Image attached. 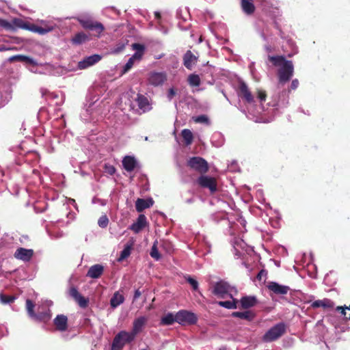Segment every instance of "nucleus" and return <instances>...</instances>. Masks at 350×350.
<instances>
[{"label": "nucleus", "instance_id": "nucleus-32", "mask_svg": "<svg viewBox=\"0 0 350 350\" xmlns=\"http://www.w3.org/2000/svg\"><path fill=\"white\" fill-rule=\"evenodd\" d=\"M231 299L232 300L229 301H220L218 302V305L228 309H235L237 308V304L239 301L233 297Z\"/></svg>", "mask_w": 350, "mask_h": 350}, {"label": "nucleus", "instance_id": "nucleus-2", "mask_svg": "<svg viewBox=\"0 0 350 350\" xmlns=\"http://www.w3.org/2000/svg\"><path fill=\"white\" fill-rule=\"evenodd\" d=\"M52 304L53 303L51 301H45L41 306H38V314H36L33 311V308L35 306L31 300L27 299L26 301V308L28 314L32 319L36 320L46 321L51 318V314L49 309L45 310V308L50 307L52 305Z\"/></svg>", "mask_w": 350, "mask_h": 350}, {"label": "nucleus", "instance_id": "nucleus-12", "mask_svg": "<svg viewBox=\"0 0 350 350\" xmlns=\"http://www.w3.org/2000/svg\"><path fill=\"white\" fill-rule=\"evenodd\" d=\"M198 183L204 188H208L211 193L217 190L216 180L208 176H201L198 179Z\"/></svg>", "mask_w": 350, "mask_h": 350}, {"label": "nucleus", "instance_id": "nucleus-39", "mask_svg": "<svg viewBox=\"0 0 350 350\" xmlns=\"http://www.w3.org/2000/svg\"><path fill=\"white\" fill-rule=\"evenodd\" d=\"M223 137L219 133H214L211 138V142L213 146L219 147L223 144Z\"/></svg>", "mask_w": 350, "mask_h": 350}, {"label": "nucleus", "instance_id": "nucleus-54", "mask_svg": "<svg viewBox=\"0 0 350 350\" xmlns=\"http://www.w3.org/2000/svg\"><path fill=\"white\" fill-rule=\"evenodd\" d=\"M155 15H156V16H157V18H159V17H160L159 14V13H157V12H156V13H155Z\"/></svg>", "mask_w": 350, "mask_h": 350}, {"label": "nucleus", "instance_id": "nucleus-9", "mask_svg": "<svg viewBox=\"0 0 350 350\" xmlns=\"http://www.w3.org/2000/svg\"><path fill=\"white\" fill-rule=\"evenodd\" d=\"M12 22L15 27H19L21 29H28L32 32H35V33H43L44 32L50 30L49 28L47 29H39L38 27L35 26V24H31V23H27L21 18H14Z\"/></svg>", "mask_w": 350, "mask_h": 350}, {"label": "nucleus", "instance_id": "nucleus-35", "mask_svg": "<svg viewBox=\"0 0 350 350\" xmlns=\"http://www.w3.org/2000/svg\"><path fill=\"white\" fill-rule=\"evenodd\" d=\"M182 137L185 141V143L187 146L190 145L193 139V133L189 129H183L182 131Z\"/></svg>", "mask_w": 350, "mask_h": 350}, {"label": "nucleus", "instance_id": "nucleus-21", "mask_svg": "<svg viewBox=\"0 0 350 350\" xmlns=\"http://www.w3.org/2000/svg\"><path fill=\"white\" fill-rule=\"evenodd\" d=\"M68 319L63 314L57 315L54 319V325L59 331H65L67 329Z\"/></svg>", "mask_w": 350, "mask_h": 350}, {"label": "nucleus", "instance_id": "nucleus-30", "mask_svg": "<svg viewBox=\"0 0 350 350\" xmlns=\"http://www.w3.org/2000/svg\"><path fill=\"white\" fill-rule=\"evenodd\" d=\"M241 7L243 12L247 14L253 13L255 9L252 0H241Z\"/></svg>", "mask_w": 350, "mask_h": 350}, {"label": "nucleus", "instance_id": "nucleus-11", "mask_svg": "<svg viewBox=\"0 0 350 350\" xmlns=\"http://www.w3.org/2000/svg\"><path fill=\"white\" fill-rule=\"evenodd\" d=\"M167 80V75L164 72H152L149 74L148 81L153 86H159Z\"/></svg>", "mask_w": 350, "mask_h": 350}, {"label": "nucleus", "instance_id": "nucleus-36", "mask_svg": "<svg viewBox=\"0 0 350 350\" xmlns=\"http://www.w3.org/2000/svg\"><path fill=\"white\" fill-rule=\"evenodd\" d=\"M132 243L126 244L124 248V250L121 252L120 257L118 258V261H122L127 257H129L131 252L132 249Z\"/></svg>", "mask_w": 350, "mask_h": 350}, {"label": "nucleus", "instance_id": "nucleus-18", "mask_svg": "<svg viewBox=\"0 0 350 350\" xmlns=\"http://www.w3.org/2000/svg\"><path fill=\"white\" fill-rule=\"evenodd\" d=\"M70 295L75 299V300L82 308H85L88 305V299L83 297L75 288L70 289Z\"/></svg>", "mask_w": 350, "mask_h": 350}, {"label": "nucleus", "instance_id": "nucleus-3", "mask_svg": "<svg viewBox=\"0 0 350 350\" xmlns=\"http://www.w3.org/2000/svg\"><path fill=\"white\" fill-rule=\"evenodd\" d=\"M213 293L219 298H226L232 297L237 295V291L234 287L231 286L229 284L224 281H219L217 282L213 288Z\"/></svg>", "mask_w": 350, "mask_h": 350}, {"label": "nucleus", "instance_id": "nucleus-34", "mask_svg": "<svg viewBox=\"0 0 350 350\" xmlns=\"http://www.w3.org/2000/svg\"><path fill=\"white\" fill-rule=\"evenodd\" d=\"M232 316L243 319H247L248 321H251L254 318L253 314L250 311L234 312L232 313Z\"/></svg>", "mask_w": 350, "mask_h": 350}, {"label": "nucleus", "instance_id": "nucleus-42", "mask_svg": "<svg viewBox=\"0 0 350 350\" xmlns=\"http://www.w3.org/2000/svg\"><path fill=\"white\" fill-rule=\"evenodd\" d=\"M109 224V219L106 215L101 216L98 221V224L100 228H106Z\"/></svg>", "mask_w": 350, "mask_h": 350}, {"label": "nucleus", "instance_id": "nucleus-29", "mask_svg": "<svg viewBox=\"0 0 350 350\" xmlns=\"http://www.w3.org/2000/svg\"><path fill=\"white\" fill-rule=\"evenodd\" d=\"M124 297L120 293V292H116L110 301V304L112 308H116L124 302Z\"/></svg>", "mask_w": 350, "mask_h": 350}, {"label": "nucleus", "instance_id": "nucleus-53", "mask_svg": "<svg viewBox=\"0 0 350 350\" xmlns=\"http://www.w3.org/2000/svg\"><path fill=\"white\" fill-rule=\"evenodd\" d=\"M264 274V271H261L260 272H259V273L258 274L257 277L258 278H259V280L261 279V277L262 275Z\"/></svg>", "mask_w": 350, "mask_h": 350}, {"label": "nucleus", "instance_id": "nucleus-23", "mask_svg": "<svg viewBox=\"0 0 350 350\" xmlns=\"http://www.w3.org/2000/svg\"><path fill=\"white\" fill-rule=\"evenodd\" d=\"M239 95L243 98L247 103H252L254 101V97L250 92L247 86L244 83H241L239 86Z\"/></svg>", "mask_w": 350, "mask_h": 350}, {"label": "nucleus", "instance_id": "nucleus-37", "mask_svg": "<svg viewBox=\"0 0 350 350\" xmlns=\"http://www.w3.org/2000/svg\"><path fill=\"white\" fill-rule=\"evenodd\" d=\"M188 83L192 87H198L200 85V78L199 75L191 74L188 77Z\"/></svg>", "mask_w": 350, "mask_h": 350}, {"label": "nucleus", "instance_id": "nucleus-52", "mask_svg": "<svg viewBox=\"0 0 350 350\" xmlns=\"http://www.w3.org/2000/svg\"><path fill=\"white\" fill-rule=\"evenodd\" d=\"M108 172L110 174H113L115 172V168L113 166L110 165L109 167H108Z\"/></svg>", "mask_w": 350, "mask_h": 350}, {"label": "nucleus", "instance_id": "nucleus-41", "mask_svg": "<svg viewBox=\"0 0 350 350\" xmlns=\"http://www.w3.org/2000/svg\"><path fill=\"white\" fill-rule=\"evenodd\" d=\"M152 258H154L155 260H158L161 256L159 253L158 249H157V242L155 241L152 246L151 251L150 253Z\"/></svg>", "mask_w": 350, "mask_h": 350}, {"label": "nucleus", "instance_id": "nucleus-47", "mask_svg": "<svg viewBox=\"0 0 350 350\" xmlns=\"http://www.w3.org/2000/svg\"><path fill=\"white\" fill-rule=\"evenodd\" d=\"M266 94L262 90L258 91V98L260 101H265L266 99Z\"/></svg>", "mask_w": 350, "mask_h": 350}, {"label": "nucleus", "instance_id": "nucleus-17", "mask_svg": "<svg viewBox=\"0 0 350 350\" xmlns=\"http://www.w3.org/2000/svg\"><path fill=\"white\" fill-rule=\"evenodd\" d=\"M146 225L147 220L146 216L144 215H139L137 221L130 226V229L135 233H138L144 228Z\"/></svg>", "mask_w": 350, "mask_h": 350}, {"label": "nucleus", "instance_id": "nucleus-16", "mask_svg": "<svg viewBox=\"0 0 350 350\" xmlns=\"http://www.w3.org/2000/svg\"><path fill=\"white\" fill-rule=\"evenodd\" d=\"M147 320L148 319L146 317H139L134 320L131 333L133 334L135 336L142 332L147 322Z\"/></svg>", "mask_w": 350, "mask_h": 350}, {"label": "nucleus", "instance_id": "nucleus-7", "mask_svg": "<svg viewBox=\"0 0 350 350\" xmlns=\"http://www.w3.org/2000/svg\"><path fill=\"white\" fill-rule=\"evenodd\" d=\"M285 332V326L283 323H278L269 329L263 336L265 342H271L279 338Z\"/></svg>", "mask_w": 350, "mask_h": 350}, {"label": "nucleus", "instance_id": "nucleus-1", "mask_svg": "<svg viewBox=\"0 0 350 350\" xmlns=\"http://www.w3.org/2000/svg\"><path fill=\"white\" fill-rule=\"evenodd\" d=\"M269 59L275 66L279 67V83L284 84L293 77L294 67L292 62L286 60L283 56H269Z\"/></svg>", "mask_w": 350, "mask_h": 350}, {"label": "nucleus", "instance_id": "nucleus-33", "mask_svg": "<svg viewBox=\"0 0 350 350\" xmlns=\"http://www.w3.org/2000/svg\"><path fill=\"white\" fill-rule=\"evenodd\" d=\"M174 322H176V314L174 315L172 313L167 314L161 320V323L166 325H172Z\"/></svg>", "mask_w": 350, "mask_h": 350}, {"label": "nucleus", "instance_id": "nucleus-56", "mask_svg": "<svg viewBox=\"0 0 350 350\" xmlns=\"http://www.w3.org/2000/svg\"><path fill=\"white\" fill-rule=\"evenodd\" d=\"M347 319H349L350 320V314H349V317H347Z\"/></svg>", "mask_w": 350, "mask_h": 350}, {"label": "nucleus", "instance_id": "nucleus-10", "mask_svg": "<svg viewBox=\"0 0 350 350\" xmlns=\"http://www.w3.org/2000/svg\"><path fill=\"white\" fill-rule=\"evenodd\" d=\"M188 163L191 168L200 173H205L208 169L207 162L201 157H192Z\"/></svg>", "mask_w": 350, "mask_h": 350}, {"label": "nucleus", "instance_id": "nucleus-57", "mask_svg": "<svg viewBox=\"0 0 350 350\" xmlns=\"http://www.w3.org/2000/svg\"><path fill=\"white\" fill-rule=\"evenodd\" d=\"M219 350H226L225 349H219Z\"/></svg>", "mask_w": 350, "mask_h": 350}, {"label": "nucleus", "instance_id": "nucleus-27", "mask_svg": "<svg viewBox=\"0 0 350 350\" xmlns=\"http://www.w3.org/2000/svg\"><path fill=\"white\" fill-rule=\"evenodd\" d=\"M136 100H137L138 107L144 112L147 111L150 109V106L148 100L146 97H145L142 95H138Z\"/></svg>", "mask_w": 350, "mask_h": 350}, {"label": "nucleus", "instance_id": "nucleus-50", "mask_svg": "<svg viewBox=\"0 0 350 350\" xmlns=\"http://www.w3.org/2000/svg\"><path fill=\"white\" fill-rule=\"evenodd\" d=\"M12 48L7 47L6 46L1 44L0 45V52L12 50Z\"/></svg>", "mask_w": 350, "mask_h": 350}, {"label": "nucleus", "instance_id": "nucleus-19", "mask_svg": "<svg viewBox=\"0 0 350 350\" xmlns=\"http://www.w3.org/2000/svg\"><path fill=\"white\" fill-rule=\"evenodd\" d=\"M122 165L127 172H132L137 165V162L135 157L126 156L122 160Z\"/></svg>", "mask_w": 350, "mask_h": 350}, {"label": "nucleus", "instance_id": "nucleus-45", "mask_svg": "<svg viewBox=\"0 0 350 350\" xmlns=\"http://www.w3.org/2000/svg\"><path fill=\"white\" fill-rule=\"evenodd\" d=\"M0 26L3 27L7 29L12 28V25L10 24L9 22H8L7 21H5L4 19H1V18H0Z\"/></svg>", "mask_w": 350, "mask_h": 350}, {"label": "nucleus", "instance_id": "nucleus-24", "mask_svg": "<svg viewBox=\"0 0 350 350\" xmlns=\"http://www.w3.org/2000/svg\"><path fill=\"white\" fill-rule=\"evenodd\" d=\"M183 60L185 66L188 69H191L193 65L196 63L197 58L190 51H188L185 54Z\"/></svg>", "mask_w": 350, "mask_h": 350}, {"label": "nucleus", "instance_id": "nucleus-51", "mask_svg": "<svg viewBox=\"0 0 350 350\" xmlns=\"http://www.w3.org/2000/svg\"><path fill=\"white\" fill-rule=\"evenodd\" d=\"M141 294L142 293L139 290H136L134 294V300H136L137 298H139L141 296Z\"/></svg>", "mask_w": 350, "mask_h": 350}, {"label": "nucleus", "instance_id": "nucleus-38", "mask_svg": "<svg viewBox=\"0 0 350 350\" xmlns=\"http://www.w3.org/2000/svg\"><path fill=\"white\" fill-rule=\"evenodd\" d=\"M35 26L38 27L39 29H47L49 28L50 29V30H49L43 33H40V35L46 34L54 29V25L52 23L47 22V21H41L40 23V25L35 24Z\"/></svg>", "mask_w": 350, "mask_h": 350}, {"label": "nucleus", "instance_id": "nucleus-55", "mask_svg": "<svg viewBox=\"0 0 350 350\" xmlns=\"http://www.w3.org/2000/svg\"><path fill=\"white\" fill-rule=\"evenodd\" d=\"M70 201H71L72 203H75V200H73V199L70 200Z\"/></svg>", "mask_w": 350, "mask_h": 350}, {"label": "nucleus", "instance_id": "nucleus-6", "mask_svg": "<svg viewBox=\"0 0 350 350\" xmlns=\"http://www.w3.org/2000/svg\"><path fill=\"white\" fill-rule=\"evenodd\" d=\"M132 47L135 50V53L129 58L123 68V72H128L134 65L135 62H139L144 55L145 47L144 45L138 43H135Z\"/></svg>", "mask_w": 350, "mask_h": 350}, {"label": "nucleus", "instance_id": "nucleus-49", "mask_svg": "<svg viewBox=\"0 0 350 350\" xmlns=\"http://www.w3.org/2000/svg\"><path fill=\"white\" fill-rule=\"evenodd\" d=\"M298 85H299V81L297 79L293 80V81L291 83V89H293V90L296 89L298 87Z\"/></svg>", "mask_w": 350, "mask_h": 350}, {"label": "nucleus", "instance_id": "nucleus-25", "mask_svg": "<svg viewBox=\"0 0 350 350\" xmlns=\"http://www.w3.org/2000/svg\"><path fill=\"white\" fill-rule=\"evenodd\" d=\"M9 61L10 62L18 61V62H25L27 64H31L33 66L38 65V63L33 59H32L28 56H25V55H16L12 56L9 58Z\"/></svg>", "mask_w": 350, "mask_h": 350}, {"label": "nucleus", "instance_id": "nucleus-48", "mask_svg": "<svg viewBox=\"0 0 350 350\" xmlns=\"http://www.w3.org/2000/svg\"><path fill=\"white\" fill-rule=\"evenodd\" d=\"M350 310V306L349 307H345V308L342 307V306L337 307V310L340 311L342 315H343L344 317H345V315H346V310Z\"/></svg>", "mask_w": 350, "mask_h": 350}, {"label": "nucleus", "instance_id": "nucleus-20", "mask_svg": "<svg viewBox=\"0 0 350 350\" xmlns=\"http://www.w3.org/2000/svg\"><path fill=\"white\" fill-rule=\"evenodd\" d=\"M104 270L103 266L99 264L94 265L90 267L87 276L95 279L99 278Z\"/></svg>", "mask_w": 350, "mask_h": 350}, {"label": "nucleus", "instance_id": "nucleus-8", "mask_svg": "<svg viewBox=\"0 0 350 350\" xmlns=\"http://www.w3.org/2000/svg\"><path fill=\"white\" fill-rule=\"evenodd\" d=\"M198 318L196 315L187 310H180L176 313V322L179 324H194L196 323Z\"/></svg>", "mask_w": 350, "mask_h": 350}, {"label": "nucleus", "instance_id": "nucleus-43", "mask_svg": "<svg viewBox=\"0 0 350 350\" xmlns=\"http://www.w3.org/2000/svg\"><path fill=\"white\" fill-rule=\"evenodd\" d=\"M193 120L197 123H208V118L205 115H201L193 118Z\"/></svg>", "mask_w": 350, "mask_h": 350}, {"label": "nucleus", "instance_id": "nucleus-28", "mask_svg": "<svg viewBox=\"0 0 350 350\" xmlns=\"http://www.w3.org/2000/svg\"><path fill=\"white\" fill-rule=\"evenodd\" d=\"M240 303L242 308H249L256 304V299L254 296H245L241 298Z\"/></svg>", "mask_w": 350, "mask_h": 350}, {"label": "nucleus", "instance_id": "nucleus-40", "mask_svg": "<svg viewBox=\"0 0 350 350\" xmlns=\"http://www.w3.org/2000/svg\"><path fill=\"white\" fill-rule=\"evenodd\" d=\"M14 300L15 297L14 296L0 293V301L3 304L12 303Z\"/></svg>", "mask_w": 350, "mask_h": 350}, {"label": "nucleus", "instance_id": "nucleus-46", "mask_svg": "<svg viewBox=\"0 0 350 350\" xmlns=\"http://www.w3.org/2000/svg\"><path fill=\"white\" fill-rule=\"evenodd\" d=\"M176 91L174 88H170L168 90L167 97L169 100H171L174 98V96H176Z\"/></svg>", "mask_w": 350, "mask_h": 350}, {"label": "nucleus", "instance_id": "nucleus-15", "mask_svg": "<svg viewBox=\"0 0 350 350\" xmlns=\"http://www.w3.org/2000/svg\"><path fill=\"white\" fill-rule=\"evenodd\" d=\"M267 287L271 291L277 295H286L290 289L288 286L281 285L275 282L269 283Z\"/></svg>", "mask_w": 350, "mask_h": 350}, {"label": "nucleus", "instance_id": "nucleus-26", "mask_svg": "<svg viewBox=\"0 0 350 350\" xmlns=\"http://www.w3.org/2000/svg\"><path fill=\"white\" fill-rule=\"evenodd\" d=\"M312 307L314 308L322 307L323 308H333L334 304L332 301L329 299H323L314 301L312 304Z\"/></svg>", "mask_w": 350, "mask_h": 350}, {"label": "nucleus", "instance_id": "nucleus-13", "mask_svg": "<svg viewBox=\"0 0 350 350\" xmlns=\"http://www.w3.org/2000/svg\"><path fill=\"white\" fill-rule=\"evenodd\" d=\"M33 255V250L31 249H26L23 247L18 248L14 254V256L18 260L24 262H28L31 260Z\"/></svg>", "mask_w": 350, "mask_h": 350}, {"label": "nucleus", "instance_id": "nucleus-5", "mask_svg": "<svg viewBox=\"0 0 350 350\" xmlns=\"http://www.w3.org/2000/svg\"><path fill=\"white\" fill-rule=\"evenodd\" d=\"M135 336L133 334L126 331L119 332L114 338L112 344V350H120L126 343L133 341Z\"/></svg>", "mask_w": 350, "mask_h": 350}, {"label": "nucleus", "instance_id": "nucleus-14", "mask_svg": "<svg viewBox=\"0 0 350 350\" xmlns=\"http://www.w3.org/2000/svg\"><path fill=\"white\" fill-rule=\"evenodd\" d=\"M100 59L101 56L97 54L86 57L78 63V68L79 69H85L98 63Z\"/></svg>", "mask_w": 350, "mask_h": 350}, {"label": "nucleus", "instance_id": "nucleus-22", "mask_svg": "<svg viewBox=\"0 0 350 350\" xmlns=\"http://www.w3.org/2000/svg\"><path fill=\"white\" fill-rule=\"evenodd\" d=\"M153 200L150 199L144 200L138 198L135 202V208L137 212H142L146 208H148L152 206Z\"/></svg>", "mask_w": 350, "mask_h": 350}, {"label": "nucleus", "instance_id": "nucleus-44", "mask_svg": "<svg viewBox=\"0 0 350 350\" xmlns=\"http://www.w3.org/2000/svg\"><path fill=\"white\" fill-rule=\"evenodd\" d=\"M187 282L191 284V286L193 287L194 290H196L198 287V282L194 280L193 278L189 277L187 279Z\"/></svg>", "mask_w": 350, "mask_h": 350}, {"label": "nucleus", "instance_id": "nucleus-4", "mask_svg": "<svg viewBox=\"0 0 350 350\" xmlns=\"http://www.w3.org/2000/svg\"><path fill=\"white\" fill-rule=\"evenodd\" d=\"M77 21L84 29L94 31L99 36L104 30L103 25L97 21H94L90 16H80Z\"/></svg>", "mask_w": 350, "mask_h": 350}, {"label": "nucleus", "instance_id": "nucleus-31", "mask_svg": "<svg viewBox=\"0 0 350 350\" xmlns=\"http://www.w3.org/2000/svg\"><path fill=\"white\" fill-rule=\"evenodd\" d=\"M89 40V36L83 33V32H79L77 33L72 38V41L75 44H81L82 43L85 42Z\"/></svg>", "mask_w": 350, "mask_h": 350}]
</instances>
